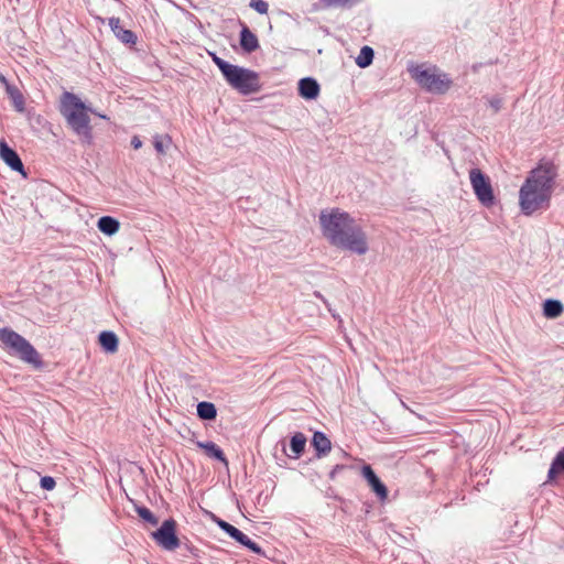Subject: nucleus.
Segmentation results:
<instances>
[{
	"label": "nucleus",
	"instance_id": "f257e3e1",
	"mask_svg": "<svg viewBox=\"0 0 564 564\" xmlns=\"http://www.w3.org/2000/svg\"><path fill=\"white\" fill-rule=\"evenodd\" d=\"M318 218L322 234L332 246L359 256L367 253V234L348 212L336 207L322 210Z\"/></svg>",
	"mask_w": 564,
	"mask_h": 564
},
{
	"label": "nucleus",
	"instance_id": "f03ea898",
	"mask_svg": "<svg viewBox=\"0 0 564 564\" xmlns=\"http://www.w3.org/2000/svg\"><path fill=\"white\" fill-rule=\"evenodd\" d=\"M558 166L553 160L542 158L533 167L519 191V206L524 216L550 208Z\"/></svg>",
	"mask_w": 564,
	"mask_h": 564
},
{
	"label": "nucleus",
	"instance_id": "7ed1b4c3",
	"mask_svg": "<svg viewBox=\"0 0 564 564\" xmlns=\"http://www.w3.org/2000/svg\"><path fill=\"white\" fill-rule=\"evenodd\" d=\"M89 108L74 93L65 91L61 97L59 111L68 127L79 138L83 144H93V127L88 116Z\"/></svg>",
	"mask_w": 564,
	"mask_h": 564
},
{
	"label": "nucleus",
	"instance_id": "20e7f679",
	"mask_svg": "<svg viewBox=\"0 0 564 564\" xmlns=\"http://www.w3.org/2000/svg\"><path fill=\"white\" fill-rule=\"evenodd\" d=\"M0 341L10 349L11 355L18 356L25 364L39 370L44 368V361L39 351L19 333L9 327L0 328Z\"/></svg>",
	"mask_w": 564,
	"mask_h": 564
},
{
	"label": "nucleus",
	"instance_id": "39448f33",
	"mask_svg": "<svg viewBox=\"0 0 564 564\" xmlns=\"http://www.w3.org/2000/svg\"><path fill=\"white\" fill-rule=\"evenodd\" d=\"M225 80L243 96L259 93L262 88L259 73L239 65L232 66Z\"/></svg>",
	"mask_w": 564,
	"mask_h": 564
},
{
	"label": "nucleus",
	"instance_id": "423d86ee",
	"mask_svg": "<svg viewBox=\"0 0 564 564\" xmlns=\"http://www.w3.org/2000/svg\"><path fill=\"white\" fill-rule=\"evenodd\" d=\"M412 77L426 91L443 95L449 90L453 80L446 73L434 74L430 69L416 66L411 70Z\"/></svg>",
	"mask_w": 564,
	"mask_h": 564
},
{
	"label": "nucleus",
	"instance_id": "0eeeda50",
	"mask_svg": "<svg viewBox=\"0 0 564 564\" xmlns=\"http://www.w3.org/2000/svg\"><path fill=\"white\" fill-rule=\"evenodd\" d=\"M469 180L473 191L480 204L485 207L494 206L496 197L489 176L480 169L474 167L469 172Z\"/></svg>",
	"mask_w": 564,
	"mask_h": 564
},
{
	"label": "nucleus",
	"instance_id": "6e6552de",
	"mask_svg": "<svg viewBox=\"0 0 564 564\" xmlns=\"http://www.w3.org/2000/svg\"><path fill=\"white\" fill-rule=\"evenodd\" d=\"M151 538L165 551H174L181 546V540L177 536V522L173 518L164 520L160 528L151 532Z\"/></svg>",
	"mask_w": 564,
	"mask_h": 564
},
{
	"label": "nucleus",
	"instance_id": "1a4fd4ad",
	"mask_svg": "<svg viewBox=\"0 0 564 564\" xmlns=\"http://www.w3.org/2000/svg\"><path fill=\"white\" fill-rule=\"evenodd\" d=\"M0 159L14 172L20 173L26 177L24 164L19 156L18 152L12 149L4 139L0 140Z\"/></svg>",
	"mask_w": 564,
	"mask_h": 564
},
{
	"label": "nucleus",
	"instance_id": "9d476101",
	"mask_svg": "<svg viewBox=\"0 0 564 564\" xmlns=\"http://www.w3.org/2000/svg\"><path fill=\"white\" fill-rule=\"evenodd\" d=\"M360 471L377 498L384 501L388 498V488L375 473L373 468L369 464H364Z\"/></svg>",
	"mask_w": 564,
	"mask_h": 564
},
{
	"label": "nucleus",
	"instance_id": "9b49d317",
	"mask_svg": "<svg viewBox=\"0 0 564 564\" xmlns=\"http://www.w3.org/2000/svg\"><path fill=\"white\" fill-rule=\"evenodd\" d=\"M109 26L113 32L115 36L127 45H134L137 43L138 36L137 34L128 29H124L121 25V20L117 17L109 18Z\"/></svg>",
	"mask_w": 564,
	"mask_h": 564
},
{
	"label": "nucleus",
	"instance_id": "f8f14e48",
	"mask_svg": "<svg viewBox=\"0 0 564 564\" xmlns=\"http://www.w3.org/2000/svg\"><path fill=\"white\" fill-rule=\"evenodd\" d=\"M299 95L305 100H315L319 96L321 86L313 77H304L299 80Z\"/></svg>",
	"mask_w": 564,
	"mask_h": 564
},
{
	"label": "nucleus",
	"instance_id": "ddd939ff",
	"mask_svg": "<svg viewBox=\"0 0 564 564\" xmlns=\"http://www.w3.org/2000/svg\"><path fill=\"white\" fill-rule=\"evenodd\" d=\"M311 446L315 451V458L319 459L330 452L332 442L324 432L316 431L311 438Z\"/></svg>",
	"mask_w": 564,
	"mask_h": 564
},
{
	"label": "nucleus",
	"instance_id": "4468645a",
	"mask_svg": "<svg viewBox=\"0 0 564 564\" xmlns=\"http://www.w3.org/2000/svg\"><path fill=\"white\" fill-rule=\"evenodd\" d=\"M239 44L241 50L247 54L253 53L260 47L257 35L246 24L241 26Z\"/></svg>",
	"mask_w": 564,
	"mask_h": 564
},
{
	"label": "nucleus",
	"instance_id": "2eb2a0df",
	"mask_svg": "<svg viewBox=\"0 0 564 564\" xmlns=\"http://www.w3.org/2000/svg\"><path fill=\"white\" fill-rule=\"evenodd\" d=\"M98 344L106 354H115L118 350L119 338L112 330H102L98 335Z\"/></svg>",
	"mask_w": 564,
	"mask_h": 564
},
{
	"label": "nucleus",
	"instance_id": "dca6fc26",
	"mask_svg": "<svg viewBox=\"0 0 564 564\" xmlns=\"http://www.w3.org/2000/svg\"><path fill=\"white\" fill-rule=\"evenodd\" d=\"M198 448H202L205 451L206 455L219 463H223L225 465H228V459L224 453V451L214 442L207 441V442H197L196 443Z\"/></svg>",
	"mask_w": 564,
	"mask_h": 564
},
{
	"label": "nucleus",
	"instance_id": "f3484780",
	"mask_svg": "<svg viewBox=\"0 0 564 564\" xmlns=\"http://www.w3.org/2000/svg\"><path fill=\"white\" fill-rule=\"evenodd\" d=\"M307 438L302 432H295L290 440L291 454L288 456L292 459H299L305 452Z\"/></svg>",
	"mask_w": 564,
	"mask_h": 564
},
{
	"label": "nucleus",
	"instance_id": "a211bd4d",
	"mask_svg": "<svg viewBox=\"0 0 564 564\" xmlns=\"http://www.w3.org/2000/svg\"><path fill=\"white\" fill-rule=\"evenodd\" d=\"M97 228L106 236H113L120 229V221L112 216H101L97 221Z\"/></svg>",
	"mask_w": 564,
	"mask_h": 564
},
{
	"label": "nucleus",
	"instance_id": "6ab92c4d",
	"mask_svg": "<svg viewBox=\"0 0 564 564\" xmlns=\"http://www.w3.org/2000/svg\"><path fill=\"white\" fill-rule=\"evenodd\" d=\"M564 312V305L560 300L546 299L543 302V315L546 318H556Z\"/></svg>",
	"mask_w": 564,
	"mask_h": 564
},
{
	"label": "nucleus",
	"instance_id": "aec40b11",
	"mask_svg": "<svg viewBox=\"0 0 564 564\" xmlns=\"http://www.w3.org/2000/svg\"><path fill=\"white\" fill-rule=\"evenodd\" d=\"M196 414L203 421H214L217 417V408L213 402L200 401L196 406Z\"/></svg>",
	"mask_w": 564,
	"mask_h": 564
},
{
	"label": "nucleus",
	"instance_id": "412c9836",
	"mask_svg": "<svg viewBox=\"0 0 564 564\" xmlns=\"http://www.w3.org/2000/svg\"><path fill=\"white\" fill-rule=\"evenodd\" d=\"M8 97L10 98L15 111L24 112L25 110V99L21 90L15 86H8L6 90Z\"/></svg>",
	"mask_w": 564,
	"mask_h": 564
},
{
	"label": "nucleus",
	"instance_id": "4be33fe9",
	"mask_svg": "<svg viewBox=\"0 0 564 564\" xmlns=\"http://www.w3.org/2000/svg\"><path fill=\"white\" fill-rule=\"evenodd\" d=\"M564 473V447L554 457L550 469L547 471V478L553 479L558 474Z\"/></svg>",
	"mask_w": 564,
	"mask_h": 564
},
{
	"label": "nucleus",
	"instance_id": "5701e85b",
	"mask_svg": "<svg viewBox=\"0 0 564 564\" xmlns=\"http://www.w3.org/2000/svg\"><path fill=\"white\" fill-rule=\"evenodd\" d=\"M375 51L372 47L365 45L361 47L359 55L356 57V64L360 68H366L372 64Z\"/></svg>",
	"mask_w": 564,
	"mask_h": 564
},
{
	"label": "nucleus",
	"instance_id": "b1692460",
	"mask_svg": "<svg viewBox=\"0 0 564 564\" xmlns=\"http://www.w3.org/2000/svg\"><path fill=\"white\" fill-rule=\"evenodd\" d=\"M213 520L221 531H224L226 534H228L235 541L242 532L235 525L230 524L229 522H227L216 516H213Z\"/></svg>",
	"mask_w": 564,
	"mask_h": 564
},
{
	"label": "nucleus",
	"instance_id": "393cba45",
	"mask_svg": "<svg viewBox=\"0 0 564 564\" xmlns=\"http://www.w3.org/2000/svg\"><path fill=\"white\" fill-rule=\"evenodd\" d=\"M134 511L144 522L151 525L159 524V518L148 507L134 505Z\"/></svg>",
	"mask_w": 564,
	"mask_h": 564
},
{
	"label": "nucleus",
	"instance_id": "a878e982",
	"mask_svg": "<svg viewBox=\"0 0 564 564\" xmlns=\"http://www.w3.org/2000/svg\"><path fill=\"white\" fill-rule=\"evenodd\" d=\"M236 542L257 555H264L262 547L243 532H241V534L237 538Z\"/></svg>",
	"mask_w": 564,
	"mask_h": 564
},
{
	"label": "nucleus",
	"instance_id": "bb28decb",
	"mask_svg": "<svg viewBox=\"0 0 564 564\" xmlns=\"http://www.w3.org/2000/svg\"><path fill=\"white\" fill-rule=\"evenodd\" d=\"M209 55L212 57V61L218 67L223 77L225 78L232 68L234 64H230L229 62L223 59L216 53H209Z\"/></svg>",
	"mask_w": 564,
	"mask_h": 564
},
{
	"label": "nucleus",
	"instance_id": "cd10ccee",
	"mask_svg": "<svg viewBox=\"0 0 564 564\" xmlns=\"http://www.w3.org/2000/svg\"><path fill=\"white\" fill-rule=\"evenodd\" d=\"M172 142V139L169 134H164V135H154L153 138V145H154V149L155 151L159 153V154H164L165 153V148Z\"/></svg>",
	"mask_w": 564,
	"mask_h": 564
},
{
	"label": "nucleus",
	"instance_id": "c85d7f7f",
	"mask_svg": "<svg viewBox=\"0 0 564 564\" xmlns=\"http://www.w3.org/2000/svg\"><path fill=\"white\" fill-rule=\"evenodd\" d=\"M327 7L351 8L360 0H321Z\"/></svg>",
	"mask_w": 564,
	"mask_h": 564
},
{
	"label": "nucleus",
	"instance_id": "c756f323",
	"mask_svg": "<svg viewBox=\"0 0 564 564\" xmlns=\"http://www.w3.org/2000/svg\"><path fill=\"white\" fill-rule=\"evenodd\" d=\"M249 7L259 14H267L269 10V4L264 0H251Z\"/></svg>",
	"mask_w": 564,
	"mask_h": 564
},
{
	"label": "nucleus",
	"instance_id": "7c9ffc66",
	"mask_svg": "<svg viewBox=\"0 0 564 564\" xmlns=\"http://www.w3.org/2000/svg\"><path fill=\"white\" fill-rule=\"evenodd\" d=\"M40 486L42 489L51 491L55 488L56 481L52 476H43L40 479Z\"/></svg>",
	"mask_w": 564,
	"mask_h": 564
},
{
	"label": "nucleus",
	"instance_id": "2f4dec72",
	"mask_svg": "<svg viewBox=\"0 0 564 564\" xmlns=\"http://www.w3.org/2000/svg\"><path fill=\"white\" fill-rule=\"evenodd\" d=\"M488 104L494 109V112L497 113L502 108L503 99L500 96L495 95L488 98Z\"/></svg>",
	"mask_w": 564,
	"mask_h": 564
},
{
	"label": "nucleus",
	"instance_id": "473e14b6",
	"mask_svg": "<svg viewBox=\"0 0 564 564\" xmlns=\"http://www.w3.org/2000/svg\"><path fill=\"white\" fill-rule=\"evenodd\" d=\"M354 466H348V465H344V464H337L333 467V469L329 471L328 474V478L330 480H335L336 476L343 471V470H346V469H352Z\"/></svg>",
	"mask_w": 564,
	"mask_h": 564
},
{
	"label": "nucleus",
	"instance_id": "72a5a7b5",
	"mask_svg": "<svg viewBox=\"0 0 564 564\" xmlns=\"http://www.w3.org/2000/svg\"><path fill=\"white\" fill-rule=\"evenodd\" d=\"M498 62H499L498 58L490 59L486 63L478 62V63H474L470 68H471L473 73H478L481 67H484L486 65H495V64H498Z\"/></svg>",
	"mask_w": 564,
	"mask_h": 564
},
{
	"label": "nucleus",
	"instance_id": "f704fd0d",
	"mask_svg": "<svg viewBox=\"0 0 564 564\" xmlns=\"http://www.w3.org/2000/svg\"><path fill=\"white\" fill-rule=\"evenodd\" d=\"M183 545L194 557H199L200 551L195 545L192 543H184Z\"/></svg>",
	"mask_w": 564,
	"mask_h": 564
},
{
	"label": "nucleus",
	"instance_id": "c9c22d12",
	"mask_svg": "<svg viewBox=\"0 0 564 564\" xmlns=\"http://www.w3.org/2000/svg\"><path fill=\"white\" fill-rule=\"evenodd\" d=\"M131 147L134 150H138V149H140L142 147V141L140 140V138L138 135L132 137V139H131Z\"/></svg>",
	"mask_w": 564,
	"mask_h": 564
},
{
	"label": "nucleus",
	"instance_id": "e433bc0d",
	"mask_svg": "<svg viewBox=\"0 0 564 564\" xmlns=\"http://www.w3.org/2000/svg\"><path fill=\"white\" fill-rule=\"evenodd\" d=\"M0 84L3 85L4 89L7 90L8 89V86H12L13 84H11L8 78L2 74L0 73Z\"/></svg>",
	"mask_w": 564,
	"mask_h": 564
},
{
	"label": "nucleus",
	"instance_id": "4c0bfd02",
	"mask_svg": "<svg viewBox=\"0 0 564 564\" xmlns=\"http://www.w3.org/2000/svg\"><path fill=\"white\" fill-rule=\"evenodd\" d=\"M314 295L317 297V299H321L323 295L321 294V292L316 291L314 292Z\"/></svg>",
	"mask_w": 564,
	"mask_h": 564
},
{
	"label": "nucleus",
	"instance_id": "58836bf2",
	"mask_svg": "<svg viewBox=\"0 0 564 564\" xmlns=\"http://www.w3.org/2000/svg\"><path fill=\"white\" fill-rule=\"evenodd\" d=\"M319 300L327 305V301L324 296H322Z\"/></svg>",
	"mask_w": 564,
	"mask_h": 564
},
{
	"label": "nucleus",
	"instance_id": "ea45409f",
	"mask_svg": "<svg viewBox=\"0 0 564 564\" xmlns=\"http://www.w3.org/2000/svg\"><path fill=\"white\" fill-rule=\"evenodd\" d=\"M282 449H283V452H285V444H284V442H282Z\"/></svg>",
	"mask_w": 564,
	"mask_h": 564
}]
</instances>
